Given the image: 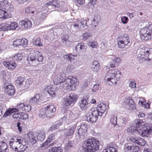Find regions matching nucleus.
Instances as JSON below:
<instances>
[{
  "mask_svg": "<svg viewBox=\"0 0 152 152\" xmlns=\"http://www.w3.org/2000/svg\"><path fill=\"white\" fill-rule=\"evenodd\" d=\"M43 57L42 53L37 51L31 50L28 55L27 63L31 66H37L42 62Z\"/></svg>",
  "mask_w": 152,
  "mask_h": 152,
  "instance_id": "1",
  "label": "nucleus"
},
{
  "mask_svg": "<svg viewBox=\"0 0 152 152\" xmlns=\"http://www.w3.org/2000/svg\"><path fill=\"white\" fill-rule=\"evenodd\" d=\"M99 142L94 138L89 139L84 141L83 150L86 152H95L99 149Z\"/></svg>",
  "mask_w": 152,
  "mask_h": 152,
  "instance_id": "2",
  "label": "nucleus"
},
{
  "mask_svg": "<svg viewBox=\"0 0 152 152\" xmlns=\"http://www.w3.org/2000/svg\"><path fill=\"white\" fill-rule=\"evenodd\" d=\"M107 83L109 85L115 84L116 81L118 80L121 77L122 75L120 71L117 69L110 70L107 73Z\"/></svg>",
  "mask_w": 152,
  "mask_h": 152,
  "instance_id": "3",
  "label": "nucleus"
},
{
  "mask_svg": "<svg viewBox=\"0 0 152 152\" xmlns=\"http://www.w3.org/2000/svg\"><path fill=\"white\" fill-rule=\"evenodd\" d=\"M138 51L139 53L137 56L140 58V61L141 60L148 61H152V54L151 53V50L144 47L139 49Z\"/></svg>",
  "mask_w": 152,
  "mask_h": 152,
  "instance_id": "4",
  "label": "nucleus"
},
{
  "mask_svg": "<svg viewBox=\"0 0 152 152\" xmlns=\"http://www.w3.org/2000/svg\"><path fill=\"white\" fill-rule=\"evenodd\" d=\"M141 39L143 40H147L152 38V25L148 27L141 28L140 31Z\"/></svg>",
  "mask_w": 152,
  "mask_h": 152,
  "instance_id": "5",
  "label": "nucleus"
},
{
  "mask_svg": "<svg viewBox=\"0 0 152 152\" xmlns=\"http://www.w3.org/2000/svg\"><path fill=\"white\" fill-rule=\"evenodd\" d=\"M64 83V88L71 90H74L76 86L78 84L77 79L72 76H69Z\"/></svg>",
  "mask_w": 152,
  "mask_h": 152,
  "instance_id": "6",
  "label": "nucleus"
},
{
  "mask_svg": "<svg viewBox=\"0 0 152 152\" xmlns=\"http://www.w3.org/2000/svg\"><path fill=\"white\" fill-rule=\"evenodd\" d=\"M87 21L86 20L82 21H78L73 22L71 26V29L74 32L78 31L80 28L83 27L87 29L88 26L87 23Z\"/></svg>",
  "mask_w": 152,
  "mask_h": 152,
  "instance_id": "7",
  "label": "nucleus"
},
{
  "mask_svg": "<svg viewBox=\"0 0 152 152\" xmlns=\"http://www.w3.org/2000/svg\"><path fill=\"white\" fill-rule=\"evenodd\" d=\"M97 110L96 108H92L87 114L86 118L87 120L91 123H95L96 121L98 116H100V115L97 112Z\"/></svg>",
  "mask_w": 152,
  "mask_h": 152,
  "instance_id": "8",
  "label": "nucleus"
},
{
  "mask_svg": "<svg viewBox=\"0 0 152 152\" xmlns=\"http://www.w3.org/2000/svg\"><path fill=\"white\" fill-rule=\"evenodd\" d=\"M12 141L10 142V148L12 149H15V151H18V148L19 145L23 143L24 140L20 137H14L12 138Z\"/></svg>",
  "mask_w": 152,
  "mask_h": 152,
  "instance_id": "9",
  "label": "nucleus"
},
{
  "mask_svg": "<svg viewBox=\"0 0 152 152\" xmlns=\"http://www.w3.org/2000/svg\"><path fill=\"white\" fill-rule=\"evenodd\" d=\"M77 96L74 93H71L64 99L63 104L64 106H68L71 104L75 103L76 102Z\"/></svg>",
  "mask_w": 152,
  "mask_h": 152,
  "instance_id": "10",
  "label": "nucleus"
},
{
  "mask_svg": "<svg viewBox=\"0 0 152 152\" xmlns=\"http://www.w3.org/2000/svg\"><path fill=\"white\" fill-rule=\"evenodd\" d=\"M87 125L84 123H82L78 129L77 133L78 136L81 139H84L87 136Z\"/></svg>",
  "mask_w": 152,
  "mask_h": 152,
  "instance_id": "11",
  "label": "nucleus"
},
{
  "mask_svg": "<svg viewBox=\"0 0 152 152\" xmlns=\"http://www.w3.org/2000/svg\"><path fill=\"white\" fill-rule=\"evenodd\" d=\"M65 74L62 72H59L58 73L53 79L54 83L55 85H59L61 83L64 84V82L65 81Z\"/></svg>",
  "mask_w": 152,
  "mask_h": 152,
  "instance_id": "12",
  "label": "nucleus"
},
{
  "mask_svg": "<svg viewBox=\"0 0 152 152\" xmlns=\"http://www.w3.org/2000/svg\"><path fill=\"white\" fill-rule=\"evenodd\" d=\"M129 142L131 143L137 144L141 146H144L146 144V141L142 138L139 137H132L130 138Z\"/></svg>",
  "mask_w": 152,
  "mask_h": 152,
  "instance_id": "13",
  "label": "nucleus"
},
{
  "mask_svg": "<svg viewBox=\"0 0 152 152\" xmlns=\"http://www.w3.org/2000/svg\"><path fill=\"white\" fill-rule=\"evenodd\" d=\"M45 108L46 117L50 118H52L54 115V113L56 110V107L53 105H48Z\"/></svg>",
  "mask_w": 152,
  "mask_h": 152,
  "instance_id": "14",
  "label": "nucleus"
},
{
  "mask_svg": "<svg viewBox=\"0 0 152 152\" xmlns=\"http://www.w3.org/2000/svg\"><path fill=\"white\" fill-rule=\"evenodd\" d=\"M81 108L83 110H85L87 107L90 106L88 96H85L81 100L80 104Z\"/></svg>",
  "mask_w": 152,
  "mask_h": 152,
  "instance_id": "15",
  "label": "nucleus"
},
{
  "mask_svg": "<svg viewBox=\"0 0 152 152\" xmlns=\"http://www.w3.org/2000/svg\"><path fill=\"white\" fill-rule=\"evenodd\" d=\"M124 150L125 152H137L140 150V147L137 146L129 145H125Z\"/></svg>",
  "mask_w": 152,
  "mask_h": 152,
  "instance_id": "16",
  "label": "nucleus"
},
{
  "mask_svg": "<svg viewBox=\"0 0 152 152\" xmlns=\"http://www.w3.org/2000/svg\"><path fill=\"white\" fill-rule=\"evenodd\" d=\"M125 102L126 108L130 109V108L133 110L136 109L134 101L130 97L127 98Z\"/></svg>",
  "mask_w": 152,
  "mask_h": 152,
  "instance_id": "17",
  "label": "nucleus"
},
{
  "mask_svg": "<svg viewBox=\"0 0 152 152\" xmlns=\"http://www.w3.org/2000/svg\"><path fill=\"white\" fill-rule=\"evenodd\" d=\"M93 108H96L97 110V112L99 113L101 116L104 114L106 110V105L103 103H100L97 105V107H94Z\"/></svg>",
  "mask_w": 152,
  "mask_h": 152,
  "instance_id": "18",
  "label": "nucleus"
},
{
  "mask_svg": "<svg viewBox=\"0 0 152 152\" xmlns=\"http://www.w3.org/2000/svg\"><path fill=\"white\" fill-rule=\"evenodd\" d=\"M87 47L85 45L84 43L82 42L78 43L75 47L74 51L79 52H85Z\"/></svg>",
  "mask_w": 152,
  "mask_h": 152,
  "instance_id": "19",
  "label": "nucleus"
},
{
  "mask_svg": "<svg viewBox=\"0 0 152 152\" xmlns=\"http://www.w3.org/2000/svg\"><path fill=\"white\" fill-rule=\"evenodd\" d=\"M4 87L5 88V91L8 95H12L14 94L15 90L13 86L10 85H5Z\"/></svg>",
  "mask_w": 152,
  "mask_h": 152,
  "instance_id": "20",
  "label": "nucleus"
},
{
  "mask_svg": "<svg viewBox=\"0 0 152 152\" xmlns=\"http://www.w3.org/2000/svg\"><path fill=\"white\" fill-rule=\"evenodd\" d=\"M75 129L74 127H73L66 129L64 132L65 136L66 137L71 138L73 134Z\"/></svg>",
  "mask_w": 152,
  "mask_h": 152,
  "instance_id": "21",
  "label": "nucleus"
},
{
  "mask_svg": "<svg viewBox=\"0 0 152 152\" xmlns=\"http://www.w3.org/2000/svg\"><path fill=\"white\" fill-rule=\"evenodd\" d=\"M19 24L21 25L23 28H29L32 26L31 22L28 20H22L20 22Z\"/></svg>",
  "mask_w": 152,
  "mask_h": 152,
  "instance_id": "22",
  "label": "nucleus"
},
{
  "mask_svg": "<svg viewBox=\"0 0 152 152\" xmlns=\"http://www.w3.org/2000/svg\"><path fill=\"white\" fill-rule=\"evenodd\" d=\"M40 99V94H36L33 98H31L29 102L31 104L34 105L39 101Z\"/></svg>",
  "mask_w": 152,
  "mask_h": 152,
  "instance_id": "23",
  "label": "nucleus"
},
{
  "mask_svg": "<svg viewBox=\"0 0 152 152\" xmlns=\"http://www.w3.org/2000/svg\"><path fill=\"white\" fill-rule=\"evenodd\" d=\"M58 90V89L56 87H48L47 91L50 96L54 97L55 96Z\"/></svg>",
  "mask_w": 152,
  "mask_h": 152,
  "instance_id": "24",
  "label": "nucleus"
},
{
  "mask_svg": "<svg viewBox=\"0 0 152 152\" xmlns=\"http://www.w3.org/2000/svg\"><path fill=\"white\" fill-rule=\"evenodd\" d=\"M61 41L67 47L71 45V42L69 40L68 35H64L61 37Z\"/></svg>",
  "mask_w": 152,
  "mask_h": 152,
  "instance_id": "25",
  "label": "nucleus"
},
{
  "mask_svg": "<svg viewBox=\"0 0 152 152\" xmlns=\"http://www.w3.org/2000/svg\"><path fill=\"white\" fill-rule=\"evenodd\" d=\"M118 39H120L125 43L126 42L128 46L130 45L131 43L130 42L129 37L127 34H124L123 36H120V37H118Z\"/></svg>",
  "mask_w": 152,
  "mask_h": 152,
  "instance_id": "26",
  "label": "nucleus"
},
{
  "mask_svg": "<svg viewBox=\"0 0 152 152\" xmlns=\"http://www.w3.org/2000/svg\"><path fill=\"white\" fill-rule=\"evenodd\" d=\"M45 132L43 130H40L38 132L37 136V139L38 141H43L45 137Z\"/></svg>",
  "mask_w": 152,
  "mask_h": 152,
  "instance_id": "27",
  "label": "nucleus"
},
{
  "mask_svg": "<svg viewBox=\"0 0 152 152\" xmlns=\"http://www.w3.org/2000/svg\"><path fill=\"white\" fill-rule=\"evenodd\" d=\"M15 80V84L17 85H21L23 83V81L25 80V77L24 75H22L20 76H18Z\"/></svg>",
  "mask_w": 152,
  "mask_h": 152,
  "instance_id": "28",
  "label": "nucleus"
},
{
  "mask_svg": "<svg viewBox=\"0 0 152 152\" xmlns=\"http://www.w3.org/2000/svg\"><path fill=\"white\" fill-rule=\"evenodd\" d=\"M74 54H67L64 56V58L65 59H66L67 61H71L74 59V57L77 56V53H74Z\"/></svg>",
  "mask_w": 152,
  "mask_h": 152,
  "instance_id": "29",
  "label": "nucleus"
},
{
  "mask_svg": "<svg viewBox=\"0 0 152 152\" xmlns=\"http://www.w3.org/2000/svg\"><path fill=\"white\" fill-rule=\"evenodd\" d=\"M18 110V109L16 108H12L10 109L9 110H8L5 112V113L3 115V117H6L7 116L10 115L12 113L16 112H17Z\"/></svg>",
  "mask_w": 152,
  "mask_h": 152,
  "instance_id": "30",
  "label": "nucleus"
},
{
  "mask_svg": "<svg viewBox=\"0 0 152 152\" xmlns=\"http://www.w3.org/2000/svg\"><path fill=\"white\" fill-rule=\"evenodd\" d=\"M43 41L40 38H37L36 40H33V43L35 46L38 47H42L43 46L42 44Z\"/></svg>",
  "mask_w": 152,
  "mask_h": 152,
  "instance_id": "31",
  "label": "nucleus"
},
{
  "mask_svg": "<svg viewBox=\"0 0 152 152\" xmlns=\"http://www.w3.org/2000/svg\"><path fill=\"white\" fill-rule=\"evenodd\" d=\"M57 137V133L54 132L48 136L47 141L49 142H50L52 140L56 139Z\"/></svg>",
  "mask_w": 152,
  "mask_h": 152,
  "instance_id": "32",
  "label": "nucleus"
},
{
  "mask_svg": "<svg viewBox=\"0 0 152 152\" xmlns=\"http://www.w3.org/2000/svg\"><path fill=\"white\" fill-rule=\"evenodd\" d=\"M9 23L7 22L1 25L0 26V31H5L7 30H9Z\"/></svg>",
  "mask_w": 152,
  "mask_h": 152,
  "instance_id": "33",
  "label": "nucleus"
},
{
  "mask_svg": "<svg viewBox=\"0 0 152 152\" xmlns=\"http://www.w3.org/2000/svg\"><path fill=\"white\" fill-rule=\"evenodd\" d=\"M62 149L60 146L54 147L51 148L49 149V152H62Z\"/></svg>",
  "mask_w": 152,
  "mask_h": 152,
  "instance_id": "34",
  "label": "nucleus"
},
{
  "mask_svg": "<svg viewBox=\"0 0 152 152\" xmlns=\"http://www.w3.org/2000/svg\"><path fill=\"white\" fill-rule=\"evenodd\" d=\"M74 144V141L73 140L69 141L67 143L65 146L66 150H72Z\"/></svg>",
  "mask_w": 152,
  "mask_h": 152,
  "instance_id": "35",
  "label": "nucleus"
},
{
  "mask_svg": "<svg viewBox=\"0 0 152 152\" xmlns=\"http://www.w3.org/2000/svg\"><path fill=\"white\" fill-rule=\"evenodd\" d=\"M127 123V118L126 117H122L120 118L119 124L122 126H124Z\"/></svg>",
  "mask_w": 152,
  "mask_h": 152,
  "instance_id": "36",
  "label": "nucleus"
},
{
  "mask_svg": "<svg viewBox=\"0 0 152 152\" xmlns=\"http://www.w3.org/2000/svg\"><path fill=\"white\" fill-rule=\"evenodd\" d=\"M0 150L8 151V146L7 143L4 141L0 142Z\"/></svg>",
  "mask_w": 152,
  "mask_h": 152,
  "instance_id": "37",
  "label": "nucleus"
},
{
  "mask_svg": "<svg viewBox=\"0 0 152 152\" xmlns=\"http://www.w3.org/2000/svg\"><path fill=\"white\" fill-rule=\"evenodd\" d=\"M8 17L7 13L6 11L2 8H0V19L3 18L4 19L7 18Z\"/></svg>",
  "mask_w": 152,
  "mask_h": 152,
  "instance_id": "38",
  "label": "nucleus"
},
{
  "mask_svg": "<svg viewBox=\"0 0 152 152\" xmlns=\"http://www.w3.org/2000/svg\"><path fill=\"white\" fill-rule=\"evenodd\" d=\"M114 61V64H112V68H115L118 66L121 61V59L118 57L115 58L113 59Z\"/></svg>",
  "mask_w": 152,
  "mask_h": 152,
  "instance_id": "39",
  "label": "nucleus"
},
{
  "mask_svg": "<svg viewBox=\"0 0 152 152\" xmlns=\"http://www.w3.org/2000/svg\"><path fill=\"white\" fill-rule=\"evenodd\" d=\"M118 39V44L119 48H123L125 46L128 45L127 43H126V42L125 43L123 41L120 39Z\"/></svg>",
  "mask_w": 152,
  "mask_h": 152,
  "instance_id": "40",
  "label": "nucleus"
},
{
  "mask_svg": "<svg viewBox=\"0 0 152 152\" xmlns=\"http://www.w3.org/2000/svg\"><path fill=\"white\" fill-rule=\"evenodd\" d=\"M32 134L33 133L32 132H31V134H28V136L29 137V139L28 140L29 142H30L32 144H34L36 143V140L35 138L33 135H32Z\"/></svg>",
  "mask_w": 152,
  "mask_h": 152,
  "instance_id": "41",
  "label": "nucleus"
},
{
  "mask_svg": "<svg viewBox=\"0 0 152 152\" xmlns=\"http://www.w3.org/2000/svg\"><path fill=\"white\" fill-rule=\"evenodd\" d=\"M138 104L140 106L145 108H148L150 107V104L145 101H141L140 100Z\"/></svg>",
  "mask_w": 152,
  "mask_h": 152,
  "instance_id": "42",
  "label": "nucleus"
},
{
  "mask_svg": "<svg viewBox=\"0 0 152 152\" xmlns=\"http://www.w3.org/2000/svg\"><path fill=\"white\" fill-rule=\"evenodd\" d=\"M100 20V17L99 15H96L94 16L92 20L91 21L93 24H95L97 25Z\"/></svg>",
  "mask_w": 152,
  "mask_h": 152,
  "instance_id": "43",
  "label": "nucleus"
},
{
  "mask_svg": "<svg viewBox=\"0 0 152 152\" xmlns=\"http://www.w3.org/2000/svg\"><path fill=\"white\" fill-rule=\"evenodd\" d=\"M12 116L15 121H21L20 112L15 113L12 115Z\"/></svg>",
  "mask_w": 152,
  "mask_h": 152,
  "instance_id": "44",
  "label": "nucleus"
},
{
  "mask_svg": "<svg viewBox=\"0 0 152 152\" xmlns=\"http://www.w3.org/2000/svg\"><path fill=\"white\" fill-rule=\"evenodd\" d=\"M9 27V30H14L18 27V24L15 22H12L11 23H8Z\"/></svg>",
  "mask_w": 152,
  "mask_h": 152,
  "instance_id": "45",
  "label": "nucleus"
},
{
  "mask_svg": "<svg viewBox=\"0 0 152 152\" xmlns=\"http://www.w3.org/2000/svg\"><path fill=\"white\" fill-rule=\"evenodd\" d=\"M3 64L6 67H7L9 69L12 70L14 69V66H12L11 65V62L5 61L3 62Z\"/></svg>",
  "mask_w": 152,
  "mask_h": 152,
  "instance_id": "46",
  "label": "nucleus"
},
{
  "mask_svg": "<svg viewBox=\"0 0 152 152\" xmlns=\"http://www.w3.org/2000/svg\"><path fill=\"white\" fill-rule=\"evenodd\" d=\"M20 145H19L18 148V151L17 152H21L23 151L27 148V146L24 145L23 144H21Z\"/></svg>",
  "mask_w": 152,
  "mask_h": 152,
  "instance_id": "47",
  "label": "nucleus"
},
{
  "mask_svg": "<svg viewBox=\"0 0 152 152\" xmlns=\"http://www.w3.org/2000/svg\"><path fill=\"white\" fill-rule=\"evenodd\" d=\"M39 116V117L42 118L47 117L46 115V111L45 108L44 109H42L40 110Z\"/></svg>",
  "mask_w": 152,
  "mask_h": 152,
  "instance_id": "48",
  "label": "nucleus"
},
{
  "mask_svg": "<svg viewBox=\"0 0 152 152\" xmlns=\"http://www.w3.org/2000/svg\"><path fill=\"white\" fill-rule=\"evenodd\" d=\"M92 34L91 33H85L83 34V39L84 40H86L91 37Z\"/></svg>",
  "mask_w": 152,
  "mask_h": 152,
  "instance_id": "49",
  "label": "nucleus"
},
{
  "mask_svg": "<svg viewBox=\"0 0 152 152\" xmlns=\"http://www.w3.org/2000/svg\"><path fill=\"white\" fill-rule=\"evenodd\" d=\"M22 58L23 56L20 53L15 55L13 57L14 60L17 61L21 60L22 59Z\"/></svg>",
  "mask_w": 152,
  "mask_h": 152,
  "instance_id": "50",
  "label": "nucleus"
},
{
  "mask_svg": "<svg viewBox=\"0 0 152 152\" xmlns=\"http://www.w3.org/2000/svg\"><path fill=\"white\" fill-rule=\"evenodd\" d=\"M20 45L23 46V45H27L28 43L27 40L25 38H23L22 39H20Z\"/></svg>",
  "mask_w": 152,
  "mask_h": 152,
  "instance_id": "51",
  "label": "nucleus"
},
{
  "mask_svg": "<svg viewBox=\"0 0 152 152\" xmlns=\"http://www.w3.org/2000/svg\"><path fill=\"white\" fill-rule=\"evenodd\" d=\"M21 121L23 120H26L28 118V115L25 113L20 112Z\"/></svg>",
  "mask_w": 152,
  "mask_h": 152,
  "instance_id": "52",
  "label": "nucleus"
},
{
  "mask_svg": "<svg viewBox=\"0 0 152 152\" xmlns=\"http://www.w3.org/2000/svg\"><path fill=\"white\" fill-rule=\"evenodd\" d=\"M51 4L56 8H59L60 7V4L58 3L56 0H54L51 1Z\"/></svg>",
  "mask_w": 152,
  "mask_h": 152,
  "instance_id": "53",
  "label": "nucleus"
},
{
  "mask_svg": "<svg viewBox=\"0 0 152 152\" xmlns=\"http://www.w3.org/2000/svg\"><path fill=\"white\" fill-rule=\"evenodd\" d=\"M31 109L30 105L26 104H25L24 108H23V110L28 112L31 110Z\"/></svg>",
  "mask_w": 152,
  "mask_h": 152,
  "instance_id": "54",
  "label": "nucleus"
},
{
  "mask_svg": "<svg viewBox=\"0 0 152 152\" xmlns=\"http://www.w3.org/2000/svg\"><path fill=\"white\" fill-rule=\"evenodd\" d=\"M117 117L112 116L110 119V122L113 125H115L117 124Z\"/></svg>",
  "mask_w": 152,
  "mask_h": 152,
  "instance_id": "55",
  "label": "nucleus"
},
{
  "mask_svg": "<svg viewBox=\"0 0 152 152\" xmlns=\"http://www.w3.org/2000/svg\"><path fill=\"white\" fill-rule=\"evenodd\" d=\"M46 17V14L43 13H42L39 15V19L40 21L44 20Z\"/></svg>",
  "mask_w": 152,
  "mask_h": 152,
  "instance_id": "56",
  "label": "nucleus"
},
{
  "mask_svg": "<svg viewBox=\"0 0 152 152\" xmlns=\"http://www.w3.org/2000/svg\"><path fill=\"white\" fill-rule=\"evenodd\" d=\"M99 88L100 86L99 84L94 85L92 89L93 92H96L99 89Z\"/></svg>",
  "mask_w": 152,
  "mask_h": 152,
  "instance_id": "57",
  "label": "nucleus"
},
{
  "mask_svg": "<svg viewBox=\"0 0 152 152\" xmlns=\"http://www.w3.org/2000/svg\"><path fill=\"white\" fill-rule=\"evenodd\" d=\"M20 39L16 40L13 42V45L14 47H18L20 46Z\"/></svg>",
  "mask_w": 152,
  "mask_h": 152,
  "instance_id": "58",
  "label": "nucleus"
},
{
  "mask_svg": "<svg viewBox=\"0 0 152 152\" xmlns=\"http://www.w3.org/2000/svg\"><path fill=\"white\" fill-rule=\"evenodd\" d=\"M96 0H89L88 4L89 6H94L96 4Z\"/></svg>",
  "mask_w": 152,
  "mask_h": 152,
  "instance_id": "59",
  "label": "nucleus"
},
{
  "mask_svg": "<svg viewBox=\"0 0 152 152\" xmlns=\"http://www.w3.org/2000/svg\"><path fill=\"white\" fill-rule=\"evenodd\" d=\"M93 70L94 72L98 73L100 69V65L98 66H96L94 67H93Z\"/></svg>",
  "mask_w": 152,
  "mask_h": 152,
  "instance_id": "60",
  "label": "nucleus"
},
{
  "mask_svg": "<svg viewBox=\"0 0 152 152\" xmlns=\"http://www.w3.org/2000/svg\"><path fill=\"white\" fill-rule=\"evenodd\" d=\"M97 25H96L95 24H93L91 22V24L89 25V26H88V30L90 31L93 30Z\"/></svg>",
  "mask_w": 152,
  "mask_h": 152,
  "instance_id": "61",
  "label": "nucleus"
},
{
  "mask_svg": "<svg viewBox=\"0 0 152 152\" xmlns=\"http://www.w3.org/2000/svg\"><path fill=\"white\" fill-rule=\"evenodd\" d=\"M88 44L92 48H95L97 45V43L95 41H93L92 42H89Z\"/></svg>",
  "mask_w": 152,
  "mask_h": 152,
  "instance_id": "62",
  "label": "nucleus"
},
{
  "mask_svg": "<svg viewBox=\"0 0 152 152\" xmlns=\"http://www.w3.org/2000/svg\"><path fill=\"white\" fill-rule=\"evenodd\" d=\"M108 152H117L116 149L113 147H109L107 148Z\"/></svg>",
  "mask_w": 152,
  "mask_h": 152,
  "instance_id": "63",
  "label": "nucleus"
},
{
  "mask_svg": "<svg viewBox=\"0 0 152 152\" xmlns=\"http://www.w3.org/2000/svg\"><path fill=\"white\" fill-rule=\"evenodd\" d=\"M121 20L123 23L125 24L128 22V18L126 16L123 17L121 18Z\"/></svg>",
  "mask_w": 152,
  "mask_h": 152,
  "instance_id": "64",
  "label": "nucleus"
}]
</instances>
